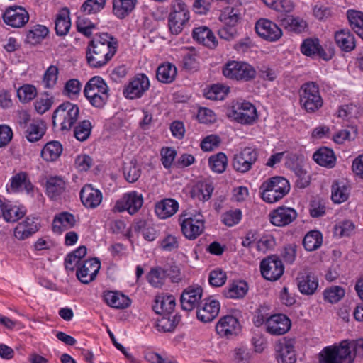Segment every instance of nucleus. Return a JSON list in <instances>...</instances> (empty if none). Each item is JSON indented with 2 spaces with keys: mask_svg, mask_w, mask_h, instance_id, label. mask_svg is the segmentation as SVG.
<instances>
[{
  "mask_svg": "<svg viewBox=\"0 0 363 363\" xmlns=\"http://www.w3.org/2000/svg\"><path fill=\"white\" fill-rule=\"evenodd\" d=\"M356 356L363 357V338L325 347L319 354V363H353Z\"/></svg>",
  "mask_w": 363,
  "mask_h": 363,
  "instance_id": "obj_1",
  "label": "nucleus"
},
{
  "mask_svg": "<svg viewBox=\"0 0 363 363\" xmlns=\"http://www.w3.org/2000/svg\"><path fill=\"white\" fill-rule=\"evenodd\" d=\"M116 52V42L107 33H97L92 38V67L106 64Z\"/></svg>",
  "mask_w": 363,
  "mask_h": 363,
  "instance_id": "obj_2",
  "label": "nucleus"
},
{
  "mask_svg": "<svg viewBox=\"0 0 363 363\" xmlns=\"http://www.w3.org/2000/svg\"><path fill=\"white\" fill-rule=\"evenodd\" d=\"M79 107L69 101L60 104L52 116V127L62 132L69 131L79 117Z\"/></svg>",
  "mask_w": 363,
  "mask_h": 363,
  "instance_id": "obj_3",
  "label": "nucleus"
},
{
  "mask_svg": "<svg viewBox=\"0 0 363 363\" xmlns=\"http://www.w3.org/2000/svg\"><path fill=\"white\" fill-rule=\"evenodd\" d=\"M290 189L287 179L282 177H274L263 182L260 186L262 198L268 203L276 202L282 199Z\"/></svg>",
  "mask_w": 363,
  "mask_h": 363,
  "instance_id": "obj_4",
  "label": "nucleus"
},
{
  "mask_svg": "<svg viewBox=\"0 0 363 363\" xmlns=\"http://www.w3.org/2000/svg\"><path fill=\"white\" fill-rule=\"evenodd\" d=\"M223 75L230 79L248 82L255 79L256 70L250 64L242 61H230L223 67Z\"/></svg>",
  "mask_w": 363,
  "mask_h": 363,
  "instance_id": "obj_5",
  "label": "nucleus"
},
{
  "mask_svg": "<svg viewBox=\"0 0 363 363\" xmlns=\"http://www.w3.org/2000/svg\"><path fill=\"white\" fill-rule=\"evenodd\" d=\"M189 20V11L187 6L181 0H175L172 4L171 12L168 17V26L171 33H180Z\"/></svg>",
  "mask_w": 363,
  "mask_h": 363,
  "instance_id": "obj_6",
  "label": "nucleus"
},
{
  "mask_svg": "<svg viewBox=\"0 0 363 363\" xmlns=\"http://www.w3.org/2000/svg\"><path fill=\"white\" fill-rule=\"evenodd\" d=\"M300 103L307 112H315L323 106L319 87L315 82L304 83L300 90Z\"/></svg>",
  "mask_w": 363,
  "mask_h": 363,
  "instance_id": "obj_7",
  "label": "nucleus"
},
{
  "mask_svg": "<svg viewBox=\"0 0 363 363\" xmlns=\"http://www.w3.org/2000/svg\"><path fill=\"white\" fill-rule=\"evenodd\" d=\"M179 221L183 235L190 240L197 238L205 228V220L200 213L195 215L183 213L180 216Z\"/></svg>",
  "mask_w": 363,
  "mask_h": 363,
  "instance_id": "obj_8",
  "label": "nucleus"
},
{
  "mask_svg": "<svg viewBox=\"0 0 363 363\" xmlns=\"http://www.w3.org/2000/svg\"><path fill=\"white\" fill-rule=\"evenodd\" d=\"M228 116L241 124H251L257 117L255 107L246 101L237 102L234 104Z\"/></svg>",
  "mask_w": 363,
  "mask_h": 363,
  "instance_id": "obj_9",
  "label": "nucleus"
},
{
  "mask_svg": "<svg viewBox=\"0 0 363 363\" xmlns=\"http://www.w3.org/2000/svg\"><path fill=\"white\" fill-rule=\"evenodd\" d=\"M260 271L264 279L276 281L282 276L284 267L281 260L276 255H271L261 262Z\"/></svg>",
  "mask_w": 363,
  "mask_h": 363,
  "instance_id": "obj_10",
  "label": "nucleus"
},
{
  "mask_svg": "<svg viewBox=\"0 0 363 363\" xmlns=\"http://www.w3.org/2000/svg\"><path fill=\"white\" fill-rule=\"evenodd\" d=\"M257 150L247 147L234 155L232 164L235 171L245 173L251 169L252 165L257 160Z\"/></svg>",
  "mask_w": 363,
  "mask_h": 363,
  "instance_id": "obj_11",
  "label": "nucleus"
},
{
  "mask_svg": "<svg viewBox=\"0 0 363 363\" xmlns=\"http://www.w3.org/2000/svg\"><path fill=\"white\" fill-rule=\"evenodd\" d=\"M150 82L145 74H137L123 89V95L129 99L140 98L148 90Z\"/></svg>",
  "mask_w": 363,
  "mask_h": 363,
  "instance_id": "obj_12",
  "label": "nucleus"
},
{
  "mask_svg": "<svg viewBox=\"0 0 363 363\" xmlns=\"http://www.w3.org/2000/svg\"><path fill=\"white\" fill-rule=\"evenodd\" d=\"M143 203L142 195L136 191H131L124 194L121 200L116 201L113 211L122 212L126 210L130 215H133L141 208Z\"/></svg>",
  "mask_w": 363,
  "mask_h": 363,
  "instance_id": "obj_13",
  "label": "nucleus"
},
{
  "mask_svg": "<svg viewBox=\"0 0 363 363\" xmlns=\"http://www.w3.org/2000/svg\"><path fill=\"white\" fill-rule=\"evenodd\" d=\"M291 327V320L284 314L277 313L266 319V331L272 335H281L286 333Z\"/></svg>",
  "mask_w": 363,
  "mask_h": 363,
  "instance_id": "obj_14",
  "label": "nucleus"
},
{
  "mask_svg": "<svg viewBox=\"0 0 363 363\" xmlns=\"http://www.w3.org/2000/svg\"><path fill=\"white\" fill-rule=\"evenodd\" d=\"M4 23L13 28L23 27L29 20L28 11L22 6H10L2 16Z\"/></svg>",
  "mask_w": 363,
  "mask_h": 363,
  "instance_id": "obj_15",
  "label": "nucleus"
},
{
  "mask_svg": "<svg viewBox=\"0 0 363 363\" xmlns=\"http://www.w3.org/2000/svg\"><path fill=\"white\" fill-rule=\"evenodd\" d=\"M40 227L38 217L28 216L16 225L14 229V236L19 240H24L37 233Z\"/></svg>",
  "mask_w": 363,
  "mask_h": 363,
  "instance_id": "obj_16",
  "label": "nucleus"
},
{
  "mask_svg": "<svg viewBox=\"0 0 363 363\" xmlns=\"http://www.w3.org/2000/svg\"><path fill=\"white\" fill-rule=\"evenodd\" d=\"M220 311V303L211 298H204L198 306L196 315L199 320L209 323L213 320Z\"/></svg>",
  "mask_w": 363,
  "mask_h": 363,
  "instance_id": "obj_17",
  "label": "nucleus"
},
{
  "mask_svg": "<svg viewBox=\"0 0 363 363\" xmlns=\"http://www.w3.org/2000/svg\"><path fill=\"white\" fill-rule=\"evenodd\" d=\"M298 213L292 208L281 206L273 210L269 215L272 225L278 227H284L289 225L296 219Z\"/></svg>",
  "mask_w": 363,
  "mask_h": 363,
  "instance_id": "obj_18",
  "label": "nucleus"
},
{
  "mask_svg": "<svg viewBox=\"0 0 363 363\" xmlns=\"http://www.w3.org/2000/svg\"><path fill=\"white\" fill-rule=\"evenodd\" d=\"M241 326L237 318L233 315L222 317L216 326L217 333L223 337L232 338L238 335Z\"/></svg>",
  "mask_w": 363,
  "mask_h": 363,
  "instance_id": "obj_19",
  "label": "nucleus"
},
{
  "mask_svg": "<svg viewBox=\"0 0 363 363\" xmlns=\"http://www.w3.org/2000/svg\"><path fill=\"white\" fill-rule=\"evenodd\" d=\"M257 33L269 41H276L282 35L281 30L277 25L268 19H260L255 25Z\"/></svg>",
  "mask_w": 363,
  "mask_h": 363,
  "instance_id": "obj_20",
  "label": "nucleus"
},
{
  "mask_svg": "<svg viewBox=\"0 0 363 363\" xmlns=\"http://www.w3.org/2000/svg\"><path fill=\"white\" fill-rule=\"evenodd\" d=\"M294 339L284 338L276 345L278 363H295L296 356L294 350Z\"/></svg>",
  "mask_w": 363,
  "mask_h": 363,
  "instance_id": "obj_21",
  "label": "nucleus"
},
{
  "mask_svg": "<svg viewBox=\"0 0 363 363\" xmlns=\"http://www.w3.org/2000/svg\"><path fill=\"white\" fill-rule=\"evenodd\" d=\"M296 281L299 291L305 295L313 294L318 286V278L308 271L298 273Z\"/></svg>",
  "mask_w": 363,
  "mask_h": 363,
  "instance_id": "obj_22",
  "label": "nucleus"
},
{
  "mask_svg": "<svg viewBox=\"0 0 363 363\" xmlns=\"http://www.w3.org/2000/svg\"><path fill=\"white\" fill-rule=\"evenodd\" d=\"M201 287H189L181 295L180 301L182 308L185 311H192L199 305V301L202 297Z\"/></svg>",
  "mask_w": 363,
  "mask_h": 363,
  "instance_id": "obj_23",
  "label": "nucleus"
},
{
  "mask_svg": "<svg viewBox=\"0 0 363 363\" xmlns=\"http://www.w3.org/2000/svg\"><path fill=\"white\" fill-rule=\"evenodd\" d=\"M91 0H86L82 5L77 21V31L85 36H91Z\"/></svg>",
  "mask_w": 363,
  "mask_h": 363,
  "instance_id": "obj_24",
  "label": "nucleus"
},
{
  "mask_svg": "<svg viewBox=\"0 0 363 363\" xmlns=\"http://www.w3.org/2000/svg\"><path fill=\"white\" fill-rule=\"evenodd\" d=\"M175 305L174 296L161 294L155 296L152 309L157 314L169 315L173 312Z\"/></svg>",
  "mask_w": 363,
  "mask_h": 363,
  "instance_id": "obj_25",
  "label": "nucleus"
},
{
  "mask_svg": "<svg viewBox=\"0 0 363 363\" xmlns=\"http://www.w3.org/2000/svg\"><path fill=\"white\" fill-rule=\"evenodd\" d=\"M193 38L199 43L213 49L217 46L218 42L213 33L206 26H201L194 29Z\"/></svg>",
  "mask_w": 363,
  "mask_h": 363,
  "instance_id": "obj_26",
  "label": "nucleus"
},
{
  "mask_svg": "<svg viewBox=\"0 0 363 363\" xmlns=\"http://www.w3.org/2000/svg\"><path fill=\"white\" fill-rule=\"evenodd\" d=\"M335 40L342 51L350 52L356 47L354 35L347 29H342L335 33Z\"/></svg>",
  "mask_w": 363,
  "mask_h": 363,
  "instance_id": "obj_27",
  "label": "nucleus"
},
{
  "mask_svg": "<svg viewBox=\"0 0 363 363\" xmlns=\"http://www.w3.org/2000/svg\"><path fill=\"white\" fill-rule=\"evenodd\" d=\"M75 223L76 220L74 215L65 211L57 214L54 217L52 228L53 232L60 233L69 228H72Z\"/></svg>",
  "mask_w": 363,
  "mask_h": 363,
  "instance_id": "obj_28",
  "label": "nucleus"
},
{
  "mask_svg": "<svg viewBox=\"0 0 363 363\" xmlns=\"http://www.w3.org/2000/svg\"><path fill=\"white\" fill-rule=\"evenodd\" d=\"M301 50L303 55L307 56L317 55L325 60L330 58L327 56L324 49L320 45L318 39H306L301 46Z\"/></svg>",
  "mask_w": 363,
  "mask_h": 363,
  "instance_id": "obj_29",
  "label": "nucleus"
},
{
  "mask_svg": "<svg viewBox=\"0 0 363 363\" xmlns=\"http://www.w3.org/2000/svg\"><path fill=\"white\" fill-rule=\"evenodd\" d=\"M65 182L59 177H50L46 182V193L53 200H57L65 191Z\"/></svg>",
  "mask_w": 363,
  "mask_h": 363,
  "instance_id": "obj_30",
  "label": "nucleus"
},
{
  "mask_svg": "<svg viewBox=\"0 0 363 363\" xmlns=\"http://www.w3.org/2000/svg\"><path fill=\"white\" fill-rule=\"evenodd\" d=\"M179 204L172 199H166L157 203L155 211L162 219L172 216L178 210Z\"/></svg>",
  "mask_w": 363,
  "mask_h": 363,
  "instance_id": "obj_31",
  "label": "nucleus"
},
{
  "mask_svg": "<svg viewBox=\"0 0 363 363\" xmlns=\"http://www.w3.org/2000/svg\"><path fill=\"white\" fill-rule=\"evenodd\" d=\"M55 31L57 35L64 36L67 34L71 26L69 19V10L67 7L62 8L55 18Z\"/></svg>",
  "mask_w": 363,
  "mask_h": 363,
  "instance_id": "obj_32",
  "label": "nucleus"
},
{
  "mask_svg": "<svg viewBox=\"0 0 363 363\" xmlns=\"http://www.w3.org/2000/svg\"><path fill=\"white\" fill-rule=\"evenodd\" d=\"M313 160L319 165L326 167H333L336 157L333 151L325 147L319 148L313 155Z\"/></svg>",
  "mask_w": 363,
  "mask_h": 363,
  "instance_id": "obj_33",
  "label": "nucleus"
},
{
  "mask_svg": "<svg viewBox=\"0 0 363 363\" xmlns=\"http://www.w3.org/2000/svg\"><path fill=\"white\" fill-rule=\"evenodd\" d=\"M46 125L42 120H34L27 127L25 135L28 141L36 142L45 133Z\"/></svg>",
  "mask_w": 363,
  "mask_h": 363,
  "instance_id": "obj_34",
  "label": "nucleus"
},
{
  "mask_svg": "<svg viewBox=\"0 0 363 363\" xmlns=\"http://www.w3.org/2000/svg\"><path fill=\"white\" fill-rule=\"evenodd\" d=\"M177 73L175 65L169 62L163 63L157 67L156 77L162 83L169 84L175 79Z\"/></svg>",
  "mask_w": 363,
  "mask_h": 363,
  "instance_id": "obj_35",
  "label": "nucleus"
},
{
  "mask_svg": "<svg viewBox=\"0 0 363 363\" xmlns=\"http://www.w3.org/2000/svg\"><path fill=\"white\" fill-rule=\"evenodd\" d=\"M104 299L108 305L118 309L126 308L131 303L128 296L119 292L108 291L105 294Z\"/></svg>",
  "mask_w": 363,
  "mask_h": 363,
  "instance_id": "obj_36",
  "label": "nucleus"
},
{
  "mask_svg": "<svg viewBox=\"0 0 363 363\" xmlns=\"http://www.w3.org/2000/svg\"><path fill=\"white\" fill-rule=\"evenodd\" d=\"M62 152V145L59 141L52 140L45 144L41 150V156L47 162L57 160Z\"/></svg>",
  "mask_w": 363,
  "mask_h": 363,
  "instance_id": "obj_37",
  "label": "nucleus"
},
{
  "mask_svg": "<svg viewBox=\"0 0 363 363\" xmlns=\"http://www.w3.org/2000/svg\"><path fill=\"white\" fill-rule=\"evenodd\" d=\"M86 247L84 245H81L77 250L69 253L65 259V269L73 272L76 267L78 268L82 266L80 260L86 255Z\"/></svg>",
  "mask_w": 363,
  "mask_h": 363,
  "instance_id": "obj_38",
  "label": "nucleus"
},
{
  "mask_svg": "<svg viewBox=\"0 0 363 363\" xmlns=\"http://www.w3.org/2000/svg\"><path fill=\"white\" fill-rule=\"evenodd\" d=\"M136 0H113V13L123 19L133 10Z\"/></svg>",
  "mask_w": 363,
  "mask_h": 363,
  "instance_id": "obj_39",
  "label": "nucleus"
},
{
  "mask_svg": "<svg viewBox=\"0 0 363 363\" xmlns=\"http://www.w3.org/2000/svg\"><path fill=\"white\" fill-rule=\"evenodd\" d=\"M247 291L248 284L246 281H234L224 291V295L228 298H242L246 295Z\"/></svg>",
  "mask_w": 363,
  "mask_h": 363,
  "instance_id": "obj_40",
  "label": "nucleus"
},
{
  "mask_svg": "<svg viewBox=\"0 0 363 363\" xmlns=\"http://www.w3.org/2000/svg\"><path fill=\"white\" fill-rule=\"evenodd\" d=\"M323 243V236L318 230L308 232L303 239V245L307 251H314Z\"/></svg>",
  "mask_w": 363,
  "mask_h": 363,
  "instance_id": "obj_41",
  "label": "nucleus"
},
{
  "mask_svg": "<svg viewBox=\"0 0 363 363\" xmlns=\"http://www.w3.org/2000/svg\"><path fill=\"white\" fill-rule=\"evenodd\" d=\"M161 318L157 321V328L160 332H172L181 320V317L178 315H174L171 318V314L162 315Z\"/></svg>",
  "mask_w": 363,
  "mask_h": 363,
  "instance_id": "obj_42",
  "label": "nucleus"
},
{
  "mask_svg": "<svg viewBox=\"0 0 363 363\" xmlns=\"http://www.w3.org/2000/svg\"><path fill=\"white\" fill-rule=\"evenodd\" d=\"M349 196L348 186L343 181L336 182L332 185L331 199L336 203L345 201Z\"/></svg>",
  "mask_w": 363,
  "mask_h": 363,
  "instance_id": "obj_43",
  "label": "nucleus"
},
{
  "mask_svg": "<svg viewBox=\"0 0 363 363\" xmlns=\"http://www.w3.org/2000/svg\"><path fill=\"white\" fill-rule=\"evenodd\" d=\"M123 174L125 180L129 183H134L139 179L141 169L136 160L133 159L129 162L124 164Z\"/></svg>",
  "mask_w": 363,
  "mask_h": 363,
  "instance_id": "obj_44",
  "label": "nucleus"
},
{
  "mask_svg": "<svg viewBox=\"0 0 363 363\" xmlns=\"http://www.w3.org/2000/svg\"><path fill=\"white\" fill-rule=\"evenodd\" d=\"M208 164L212 171L216 173H223L228 165V158L225 153L218 152L208 158Z\"/></svg>",
  "mask_w": 363,
  "mask_h": 363,
  "instance_id": "obj_45",
  "label": "nucleus"
},
{
  "mask_svg": "<svg viewBox=\"0 0 363 363\" xmlns=\"http://www.w3.org/2000/svg\"><path fill=\"white\" fill-rule=\"evenodd\" d=\"M49 30L42 25H36L28 31L26 40L28 43L35 45L39 43L48 34Z\"/></svg>",
  "mask_w": 363,
  "mask_h": 363,
  "instance_id": "obj_46",
  "label": "nucleus"
},
{
  "mask_svg": "<svg viewBox=\"0 0 363 363\" xmlns=\"http://www.w3.org/2000/svg\"><path fill=\"white\" fill-rule=\"evenodd\" d=\"M347 19L352 29L359 36L363 32V13L356 10L347 12Z\"/></svg>",
  "mask_w": 363,
  "mask_h": 363,
  "instance_id": "obj_47",
  "label": "nucleus"
},
{
  "mask_svg": "<svg viewBox=\"0 0 363 363\" xmlns=\"http://www.w3.org/2000/svg\"><path fill=\"white\" fill-rule=\"evenodd\" d=\"M26 215V211L16 206L6 204L2 217L9 223H14Z\"/></svg>",
  "mask_w": 363,
  "mask_h": 363,
  "instance_id": "obj_48",
  "label": "nucleus"
},
{
  "mask_svg": "<svg viewBox=\"0 0 363 363\" xmlns=\"http://www.w3.org/2000/svg\"><path fill=\"white\" fill-rule=\"evenodd\" d=\"M59 69L55 65H50L45 72L43 83L45 88L52 89L57 84Z\"/></svg>",
  "mask_w": 363,
  "mask_h": 363,
  "instance_id": "obj_49",
  "label": "nucleus"
},
{
  "mask_svg": "<svg viewBox=\"0 0 363 363\" xmlns=\"http://www.w3.org/2000/svg\"><path fill=\"white\" fill-rule=\"evenodd\" d=\"M165 267L152 268L147 275L149 282L155 287L160 286L166 277Z\"/></svg>",
  "mask_w": 363,
  "mask_h": 363,
  "instance_id": "obj_50",
  "label": "nucleus"
},
{
  "mask_svg": "<svg viewBox=\"0 0 363 363\" xmlns=\"http://www.w3.org/2000/svg\"><path fill=\"white\" fill-rule=\"evenodd\" d=\"M306 22L302 19L287 16L282 20V26L291 31L301 33L306 28Z\"/></svg>",
  "mask_w": 363,
  "mask_h": 363,
  "instance_id": "obj_51",
  "label": "nucleus"
},
{
  "mask_svg": "<svg viewBox=\"0 0 363 363\" xmlns=\"http://www.w3.org/2000/svg\"><path fill=\"white\" fill-rule=\"evenodd\" d=\"M74 134L78 140H86L91 134V122L89 120H84L79 123L74 128Z\"/></svg>",
  "mask_w": 363,
  "mask_h": 363,
  "instance_id": "obj_52",
  "label": "nucleus"
},
{
  "mask_svg": "<svg viewBox=\"0 0 363 363\" xmlns=\"http://www.w3.org/2000/svg\"><path fill=\"white\" fill-rule=\"evenodd\" d=\"M345 296V289L335 286L327 289L324 291V298L331 303H337Z\"/></svg>",
  "mask_w": 363,
  "mask_h": 363,
  "instance_id": "obj_53",
  "label": "nucleus"
},
{
  "mask_svg": "<svg viewBox=\"0 0 363 363\" xmlns=\"http://www.w3.org/2000/svg\"><path fill=\"white\" fill-rule=\"evenodd\" d=\"M220 19L225 26L235 28L240 19V14L238 9L231 8L228 12L225 11L222 13Z\"/></svg>",
  "mask_w": 363,
  "mask_h": 363,
  "instance_id": "obj_54",
  "label": "nucleus"
},
{
  "mask_svg": "<svg viewBox=\"0 0 363 363\" xmlns=\"http://www.w3.org/2000/svg\"><path fill=\"white\" fill-rule=\"evenodd\" d=\"M229 88L220 84H214L206 93L207 99L211 100H223L228 92Z\"/></svg>",
  "mask_w": 363,
  "mask_h": 363,
  "instance_id": "obj_55",
  "label": "nucleus"
},
{
  "mask_svg": "<svg viewBox=\"0 0 363 363\" xmlns=\"http://www.w3.org/2000/svg\"><path fill=\"white\" fill-rule=\"evenodd\" d=\"M226 279L225 272L220 269H217L210 272L208 281L212 286L220 287L224 285Z\"/></svg>",
  "mask_w": 363,
  "mask_h": 363,
  "instance_id": "obj_56",
  "label": "nucleus"
},
{
  "mask_svg": "<svg viewBox=\"0 0 363 363\" xmlns=\"http://www.w3.org/2000/svg\"><path fill=\"white\" fill-rule=\"evenodd\" d=\"M80 90L81 83L79 81L76 79H71L65 83L63 94L72 99L73 96L79 95Z\"/></svg>",
  "mask_w": 363,
  "mask_h": 363,
  "instance_id": "obj_57",
  "label": "nucleus"
},
{
  "mask_svg": "<svg viewBox=\"0 0 363 363\" xmlns=\"http://www.w3.org/2000/svg\"><path fill=\"white\" fill-rule=\"evenodd\" d=\"M293 170L297 177L296 182L297 186L301 189L306 188L310 184V177L307 174V172L303 169L301 167L296 164L293 167Z\"/></svg>",
  "mask_w": 363,
  "mask_h": 363,
  "instance_id": "obj_58",
  "label": "nucleus"
},
{
  "mask_svg": "<svg viewBox=\"0 0 363 363\" xmlns=\"http://www.w3.org/2000/svg\"><path fill=\"white\" fill-rule=\"evenodd\" d=\"M36 96L35 87L33 85H24L18 90V96L21 101L28 102Z\"/></svg>",
  "mask_w": 363,
  "mask_h": 363,
  "instance_id": "obj_59",
  "label": "nucleus"
},
{
  "mask_svg": "<svg viewBox=\"0 0 363 363\" xmlns=\"http://www.w3.org/2000/svg\"><path fill=\"white\" fill-rule=\"evenodd\" d=\"M242 218V212L240 209L229 211L223 215V222L228 226H233L238 223Z\"/></svg>",
  "mask_w": 363,
  "mask_h": 363,
  "instance_id": "obj_60",
  "label": "nucleus"
},
{
  "mask_svg": "<svg viewBox=\"0 0 363 363\" xmlns=\"http://www.w3.org/2000/svg\"><path fill=\"white\" fill-rule=\"evenodd\" d=\"M23 185L25 186V188L28 191L32 188L30 183L26 180V173L21 172L12 177L11 183V187L12 189L18 190Z\"/></svg>",
  "mask_w": 363,
  "mask_h": 363,
  "instance_id": "obj_61",
  "label": "nucleus"
},
{
  "mask_svg": "<svg viewBox=\"0 0 363 363\" xmlns=\"http://www.w3.org/2000/svg\"><path fill=\"white\" fill-rule=\"evenodd\" d=\"M220 139L216 135L206 137L201 143V148L205 152L212 151L214 147L218 146Z\"/></svg>",
  "mask_w": 363,
  "mask_h": 363,
  "instance_id": "obj_62",
  "label": "nucleus"
},
{
  "mask_svg": "<svg viewBox=\"0 0 363 363\" xmlns=\"http://www.w3.org/2000/svg\"><path fill=\"white\" fill-rule=\"evenodd\" d=\"M297 245L294 243L284 246L281 252V257L286 263L292 264L296 256Z\"/></svg>",
  "mask_w": 363,
  "mask_h": 363,
  "instance_id": "obj_63",
  "label": "nucleus"
},
{
  "mask_svg": "<svg viewBox=\"0 0 363 363\" xmlns=\"http://www.w3.org/2000/svg\"><path fill=\"white\" fill-rule=\"evenodd\" d=\"M52 98L46 94L45 98H40L35 101V108L38 113L43 114L49 110L52 104Z\"/></svg>",
  "mask_w": 363,
  "mask_h": 363,
  "instance_id": "obj_64",
  "label": "nucleus"
}]
</instances>
